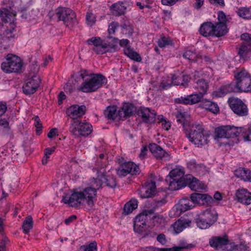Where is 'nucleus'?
Listing matches in <instances>:
<instances>
[{
	"instance_id": "nucleus-1",
	"label": "nucleus",
	"mask_w": 251,
	"mask_h": 251,
	"mask_svg": "<svg viewBox=\"0 0 251 251\" xmlns=\"http://www.w3.org/2000/svg\"><path fill=\"white\" fill-rule=\"evenodd\" d=\"M78 75L83 82L77 89L84 93L95 92L107 82L106 78L103 75L90 73L86 70H80Z\"/></svg>"
},
{
	"instance_id": "nucleus-2",
	"label": "nucleus",
	"mask_w": 251,
	"mask_h": 251,
	"mask_svg": "<svg viewBox=\"0 0 251 251\" xmlns=\"http://www.w3.org/2000/svg\"><path fill=\"white\" fill-rule=\"evenodd\" d=\"M96 196V189L88 186L82 191H74L70 196L63 197L62 201L70 206L76 207L85 201L88 206L91 208L94 205V200Z\"/></svg>"
},
{
	"instance_id": "nucleus-3",
	"label": "nucleus",
	"mask_w": 251,
	"mask_h": 251,
	"mask_svg": "<svg viewBox=\"0 0 251 251\" xmlns=\"http://www.w3.org/2000/svg\"><path fill=\"white\" fill-rule=\"evenodd\" d=\"M86 43L94 46L93 50L97 54H102L106 52H114L118 50L117 38H114L112 41H110L107 39L102 40L99 37H93L88 39Z\"/></svg>"
},
{
	"instance_id": "nucleus-4",
	"label": "nucleus",
	"mask_w": 251,
	"mask_h": 251,
	"mask_svg": "<svg viewBox=\"0 0 251 251\" xmlns=\"http://www.w3.org/2000/svg\"><path fill=\"white\" fill-rule=\"evenodd\" d=\"M251 91V77L249 79L236 81V84L230 83L222 86L217 90L213 92L215 97H222L231 92H249Z\"/></svg>"
},
{
	"instance_id": "nucleus-5",
	"label": "nucleus",
	"mask_w": 251,
	"mask_h": 251,
	"mask_svg": "<svg viewBox=\"0 0 251 251\" xmlns=\"http://www.w3.org/2000/svg\"><path fill=\"white\" fill-rule=\"evenodd\" d=\"M208 136L204 133L202 126L195 124L191 126L188 135L189 141L198 146H203L207 144Z\"/></svg>"
},
{
	"instance_id": "nucleus-6",
	"label": "nucleus",
	"mask_w": 251,
	"mask_h": 251,
	"mask_svg": "<svg viewBox=\"0 0 251 251\" xmlns=\"http://www.w3.org/2000/svg\"><path fill=\"white\" fill-rule=\"evenodd\" d=\"M55 15L59 21H62L66 26L71 28L77 24L75 13L71 9L66 7H58L56 10Z\"/></svg>"
},
{
	"instance_id": "nucleus-7",
	"label": "nucleus",
	"mask_w": 251,
	"mask_h": 251,
	"mask_svg": "<svg viewBox=\"0 0 251 251\" xmlns=\"http://www.w3.org/2000/svg\"><path fill=\"white\" fill-rule=\"evenodd\" d=\"M23 66L21 59L16 55L7 57L6 61L1 65L2 70L6 73H18Z\"/></svg>"
},
{
	"instance_id": "nucleus-8",
	"label": "nucleus",
	"mask_w": 251,
	"mask_h": 251,
	"mask_svg": "<svg viewBox=\"0 0 251 251\" xmlns=\"http://www.w3.org/2000/svg\"><path fill=\"white\" fill-rule=\"evenodd\" d=\"M70 128L72 133L76 137L88 136L92 131V126L90 123L78 120H73Z\"/></svg>"
},
{
	"instance_id": "nucleus-9",
	"label": "nucleus",
	"mask_w": 251,
	"mask_h": 251,
	"mask_svg": "<svg viewBox=\"0 0 251 251\" xmlns=\"http://www.w3.org/2000/svg\"><path fill=\"white\" fill-rule=\"evenodd\" d=\"M227 19L223 11H219L218 15V22L213 24L214 34L216 37H221L228 32L226 23Z\"/></svg>"
},
{
	"instance_id": "nucleus-10",
	"label": "nucleus",
	"mask_w": 251,
	"mask_h": 251,
	"mask_svg": "<svg viewBox=\"0 0 251 251\" xmlns=\"http://www.w3.org/2000/svg\"><path fill=\"white\" fill-rule=\"evenodd\" d=\"M228 102L232 110L240 116H245L248 114V109L247 105L240 99L230 98Z\"/></svg>"
},
{
	"instance_id": "nucleus-11",
	"label": "nucleus",
	"mask_w": 251,
	"mask_h": 251,
	"mask_svg": "<svg viewBox=\"0 0 251 251\" xmlns=\"http://www.w3.org/2000/svg\"><path fill=\"white\" fill-rule=\"evenodd\" d=\"M117 174L120 176H125L127 174L136 175L140 173L139 167L132 162H128L121 164L116 169Z\"/></svg>"
},
{
	"instance_id": "nucleus-12",
	"label": "nucleus",
	"mask_w": 251,
	"mask_h": 251,
	"mask_svg": "<svg viewBox=\"0 0 251 251\" xmlns=\"http://www.w3.org/2000/svg\"><path fill=\"white\" fill-rule=\"evenodd\" d=\"M41 80L37 75L26 80L25 84L23 86V92L26 95L34 93L39 87Z\"/></svg>"
},
{
	"instance_id": "nucleus-13",
	"label": "nucleus",
	"mask_w": 251,
	"mask_h": 251,
	"mask_svg": "<svg viewBox=\"0 0 251 251\" xmlns=\"http://www.w3.org/2000/svg\"><path fill=\"white\" fill-rule=\"evenodd\" d=\"M204 95L199 92L198 94H193L185 97H181L175 99L176 103L192 105L199 102H201Z\"/></svg>"
},
{
	"instance_id": "nucleus-14",
	"label": "nucleus",
	"mask_w": 251,
	"mask_h": 251,
	"mask_svg": "<svg viewBox=\"0 0 251 251\" xmlns=\"http://www.w3.org/2000/svg\"><path fill=\"white\" fill-rule=\"evenodd\" d=\"M138 112L144 123L152 124L155 122L156 112L154 110L148 107H141Z\"/></svg>"
},
{
	"instance_id": "nucleus-15",
	"label": "nucleus",
	"mask_w": 251,
	"mask_h": 251,
	"mask_svg": "<svg viewBox=\"0 0 251 251\" xmlns=\"http://www.w3.org/2000/svg\"><path fill=\"white\" fill-rule=\"evenodd\" d=\"M86 110V106L84 105L80 106L77 104L73 105L67 109L66 114L71 118L75 120L84 115Z\"/></svg>"
},
{
	"instance_id": "nucleus-16",
	"label": "nucleus",
	"mask_w": 251,
	"mask_h": 251,
	"mask_svg": "<svg viewBox=\"0 0 251 251\" xmlns=\"http://www.w3.org/2000/svg\"><path fill=\"white\" fill-rule=\"evenodd\" d=\"M156 190L155 182L151 180L150 182L146 183L145 185L139 190L138 194L142 199L148 198L153 196Z\"/></svg>"
},
{
	"instance_id": "nucleus-17",
	"label": "nucleus",
	"mask_w": 251,
	"mask_h": 251,
	"mask_svg": "<svg viewBox=\"0 0 251 251\" xmlns=\"http://www.w3.org/2000/svg\"><path fill=\"white\" fill-rule=\"evenodd\" d=\"M186 185H188L189 188L195 191H201L205 190V185L204 183L200 182L197 178L191 175L186 176Z\"/></svg>"
},
{
	"instance_id": "nucleus-18",
	"label": "nucleus",
	"mask_w": 251,
	"mask_h": 251,
	"mask_svg": "<svg viewBox=\"0 0 251 251\" xmlns=\"http://www.w3.org/2000/svg\"><path fill=\"white\" fill-rule=\"evenodd\" d=\"M134 110L133 104L129 103H124L121 109L119 110V120H124L132 116Z\"/></svg>"
},
{
	"instance_id": "nucleus-19",
	"label": "nucleus",
	"mask_w": 251,
	"mask_h": 251,
	"mask_svg": "<svg viewBox=\"0 0 251 251\" xmlns=\"http://www.w3.org/2000/svg\"><path fill=\"white\" fill-rule=\"evenodd\" d=\"M181 76L182 77V80L176 81L177 77H176L175 76H172L171 83H167V84H165V82H162L161 83L160 87H161L163 89H167L172 86V84H173L174 85H180L185 86L189 82L190 80V77L188 75H184L182 74Z\"/></svg>"
},
{
	"instance_id": "nucleus-20",
	"label": "nucleus",
	"mask_w": 251,
	"mask_h": 251,
	"mask_svg": "<svg viewBox=\"0 0 251 251\" xmlns=\"http://www.w3.org/2000/svg\"><path fill=\"white\" fill-rule=\"evenodd\" d=\"M190 200L195 205L196 203H201V202L202 203L205 202L208 204L213 201L212 197L208 195L198 193H192L190 196Z\"/></svg>"
},
{
	"instance_id": "nucleus-21",
	"label": "nucleus",
	"mask_w": 251,
	"mask_h": 251,
	"mask_svg": "<svg viewBox=\"0 0 251 251\" xmlns=\"http://www.w3.org/2000/svg\"><path fill=\"white\" fill-rule=\"evenodd\" d=\"M228 243V239L226 237L214 236L209 240L210 246L216 249H222Z\"/></svg>"
},
{
	"instance_id": "nucleus-22",
	"label": "nucleus",
	"mask_w": 251,
	"mask_h": 251,
	"mask_svg": "<svg viewBox=\"0 0 251 251\" xmlns=\"http://www.w3.org/2000/svg\"><path fill=\"white\" fill-rule=\"evenodd\" d=\"M237 200L243 204L249 205L251 203V193L247 189L238 190L236 193Z\"/></svg>"
},
{
	"instance_id": "nucleus-23",
	"label": "nucleus",
	"mask_w": 251,
	"mask_h": 251,
	"mask_svg": "<svg viewBox=\"0 0 251 251\" xmlns=\"http://www.w3.org/2000/svg\"><path fill=\"white\" fill-rule=\"evenodd\" d=\"M105 169L100 168L98 171V176L96 178H93L91 180V187L96 189V191L99 189L104 183L103 175H105Z\"/></svg>"
},
{
	"instance_id": "nucleus-24",
	"label": "nucleus",
	"mask_w": 251,
	"mask_h": 251,
	"mask_svg": "<svg viewBox=\"0 0 251 251\" xmlns=\"http://www.w3.org/2000/svg\"><path fill=\"white\" fill-rule=\"evenodd\" d=\"M153 213L152 210H145L138 215L134 220V223H136V226H140L139 224L146 226L147 221L151 218V216Z\"/></svg>"
},
{
	"instance_id": "nucleus-25",
	"label": "nucleus",
	"mask_w": 251,
	"mask_h": 251,
	"mask_svg": "<svg viewBox=\"0 0 251 251\" xmlns=\"http://www.w3.org/2000/svg\"><path fill=\"white\" fill-rule=\"evenodd\" d=\"M200 216L205 219L211 225L215 223L217 218L216 211L211 208H207L205 211L201 212Z\"/></svg>"
},
{
	"instance_id": "nucleus-26",
	"label": "nucleus",
	"mask_w": 251,
	"mask_h": 251,
	"mask_svg": "<svg viewBox=\"0 0 251 251\" xmlns=\"http://www.w3.org/2000/svg\"><path fill=\"white\" fill-rule=\"evenodd\" d=\"M176 206V208L181 213L193 208L195 207V204L190 199L186 198L180 200Z\"/></svg>"
},
{
	"instance_id": "nucleus-27",
	"label": "nucleus",
	"mask_w": 251,
	"mask_h": 251,
	"mask_svg": "<svg viewBox=\"0 0 251 251\" xmlns=\"http://www.w3.org/2000/svg\"><path fill=\"white\" fill-rule=\"evenodd\" d=\"M187 167L192 172L200 175H203L207 171L205 166L202 164H197L195 160H191L187 163Z\"/></svg>"
},
{
	"instance_id": "nucleus-28",
	"label": "nucleus",
	"mask_w": 251,
	"mask_h": 251,
	"mask_svg": "<svg viewBox=\"0 0 251 251\" xmlns=\"http://www.w3.org/2000/svg\"><path fill=\"white\" fill-rule=\"evenodd\" d=\"M149 149L153 155L157 158L161 159L163 157H167L168 154L160 146L156 144H151Z\"/></svg>"
},
{
	"instance_id": "nucleus-29",
	"label": "nucleus",
	"mask_w": 251,
	"mask_h": 251,
	"mask_svg": "<svg viewBox=\"0 0 251 251\" xmlns=\"http://www.w3.org/2000/svg\"><path fill=\"white\" fill-rule=\"evenodd\" d=\"M191 221L189 219L178 220L173 224L175 232L176 234L181 232L184 229L190 226Z\"/></svg>"
},
{
	"instance_id": "nucleus-30",
	"label": "nucleus",
	"mask_w": 251,
	"mask_h": 251,
	"mask_svg": "<svg viewBox=\"0 0 251 251\" xmlns=\"http://www.w3.org/2000/svg\"><path fill=\"white\" fill-rule=\"evenodd\" d=\"M200 34L204 36H214L213 24L211 22H206L201 25L200 28Z\"/></svg>"
},
{
	"instance_id": "nucleus-31",
	"label": "nucleus",
	"mask_w": 251,
	"mask_h": 251,
	"mask_svg": "<svg viewBox=\"0 0 251 251\" xmlns=\"http://www.w3.org/2000/svg\"><path fill=\"white\" fill-rule=\"evenodd\" d=\"M166 181L168 183L169 189L171 191L178 190L186 186L185 181L175 180L166 177Z\"/></svg>"
},
{
	"instance_id": "nucleus-32",
	"label": "nucleus",
	"mask_w": 251,
	"mask_h": 251,
	"mask_svg": "<svg viewBox=\"0 0 251 251\" xmlns=\"http://www.w3.org/2000/svg\"><path fill=\"white\" fill-rule=\"evenodd\" d=\"M200 105L202 108L214 114H216L219 111V107L218 104L207 99L202 100Z\"/></svg>"
},
{
	"instance_id": "nucleus-33",
	"label": "nucleus",
	"mask_w": 251,
	"mask_h": 251,
	"mask_svg": "<svg viewBox=\"0 0 251 251\" xmlns=\"http://www.w3.org/2000/svg\"><path fill=\"white\" fill-rule=\"evenodd\" d=\"M194 87L199 92L205 95L209 88V82L207 80L203 78L198 79L195 81Z\"/></svg>"
},
{
	"instance_id": "nucleus-34",
	"label": "nucleus",
	"mask_w": 251,
	"mask_h": 251,
	"mask_svg": "<svg viewBox=\"0 0 251 251\" xmlns=\"http://www.w3.org/2000/svg\"><path fill=\"white\" fill-rule=\"evenodd\" d=\"M233 73L237 81L248 80L251 77L249 72L244 68H236Z\"/></svg>"
},
{
	"instance_id": "nucleus-35",
	"label": "nucleus",
	"mask_w": 251,
	"mask_h": 251,
	"mask_svg": "<svg viewBox=\"0 0 251 251\" xmlns=\"http://www.w3.org/2000/svg\"><path fill=\"white\" fill-rule=\"evenodd\" d=\"M238 53L243 58L250 57L251 56V42H243Z\"/></svg>"
},
{
	"instance_id": "nucleus-36",
	"label": "nucleus",
	"mask_w": 251,
	"mask_h": 251,
	"mask_svg": "<svg viewBox=\"0 0 251 251\" xmlns=\"http://www.w3.org/2000/svg\"><path fill=\"white\" fill-rule=\"evenodd\" d=\"M126 6L122 2H118L112 5L111 10L112 14L115 16H120L125 14Z\"/></svg>"
},
{
	"instance_id": "nucleus-37",
	"label": "nucleus",
	"mask_w": 251,
	"mask_h": 251,
	"mask_svg": "<svg viewBox=\"0 0 251 251\" xmlns=\"http://www.w3.org/2000/svg\"><path fill=\"white\" fill-rule=\"evenodd\" d=\"M184 172L183 169L180 168H175L170 171L167 177L171 178L172 179H175V180H184L185 181L186 177H184Z\"/></svg>"
},
{
	"instance_id": "nucleus-38",
	"label": "nucleus",
	"mask_w": 251,
	"mask_h": 251,
	"mask_svg": "<svg viewBox=\"0 0 251 251\" xmlns=\"http://www.w3.org/2000/svg\"><path fill=\"white\" fill-rule=\"evenodd\" d=\"M104 115L108 119L114 121L119 120V111L117 112L115 106H108L104 111Z\"/></svg>"
},
{
	"instance_id": "nucleus-39",
	"label": "nucleus",
	"mask_w": 251,
	"mask_h": 251,
	"mask_svg": "<svg viewBox=\"0 0 251 251\" xmlns=\"http://www.w3.org/2000/svg\"><path fill=\"white\" fill-rule=\"evenodd\" d=\"M103 180L106 185L110 188H114L117 185L115 178L111 176L109 171L108 172L105 171V175H103Z\"/></svg>"
},
{
	"instance_id": "nucleus-40",
	"label": "nucleus",
	"mask_w": 251,
	"mask_h": 251,
	"mask_svg": "<svg viewBox=\"0 0 251 251\" xmlns=\"http://www.w3.org/2000/svg\"><path fill=\"white\" fill-rule=\"evenodd\" d=\"M137 201L135 199H132L130 201L126 202L124 207V212L126 214L131 213L133 210L137 208Z\"/></svg>"
},
{
	"instance_id": "nucleus-41",
	"label": "nucleus",
	"mask_w": 251,
	"mask_h": 251,
	"mask_svg": "<svg viewBox=\"0 0 251 251\" xmlns=\"http://www.w3.org/2000/svg\"><path fill=\"white\" fill-rule=\"evenodd\" d=\"M124 53L128 57L137 62L141 60V57L136 52L134 51L130 47L125 48Z\"/></svg>"
},
{
	"instance_id": "nucleus-42",
	"label": "nucleus",
	"mask_w": 251,
	"mask_h": 251,
	"mask_svg": "<svg viewBox=\"0 0 251 251\" xmlns=\"http://www.w3.org/2000/svg\"><path fill=\"white\" fill-rule=\"evenodd\" d=\"M227 138L237 137L241 132V128L231 126H226Z\"/></svg>"
},
{
	"instance_id": "nucleus-43",
	"label": "nucleus",
	"mask_w": 251,
	"mask_h": 251,
	"mask_svg": "<svg viewBox=\"0 0 251 251\" xmlns=\"http://www.w3.org/2000/svg\"><path fill=\"white\" fill-rule=\"evenodd\" d=\"M33 220L31 216H27L24 220L22 228L25 234H27L30 230L33 227Z\"/></svg>"
},
{
	"instance_id": "nucleus-44",
	"label": "nucleus",
	"mask_w": 251,
	"mask_h": 251,
	"mask_svg": "<svg viewBox=\"0 0 251 251\" xmlns=\"http://www.w3.org/2000/svg\"><path fill=\"white\" fill-rule=\"evenodd\" d=\"M236 13L240 17L251 19V7L240 8L237 10Z\"/></svg>"
},
{
	"instance_id": "nucleus-45",
	"label": "nucleus",
	"mask_w": 251,
	"mask_h": 251,
	"mask_svg": "<svg viewBox=\"0 0 251 251\" xmlns=\"http://www.w3.org/2000/svg\"><path fill=\"white\" fill-rule=\"evenodd\" d=\"M215 136L218 138H227L226 126H221L215 129Z\"/></svg>"
},
{
	"instance_id": "nucleus-46",
	"label": "nucleus",
	"mask_w": 251,
	"mask_h": 251,
	"mask_svg": "<svg viewBox=\"0 0 251 251\" xmlns=\"http://www.w3.org/2000/svg\"><path fill=\"white\" fill-rule=\"evenodd\" d=\"M196 223L197 226L201 229H206L211 226L205 219L200 215L196 219Z\"/></svg>"
},
{
	"instance_id": "nucleus-47",
	"label": "nucleus",
	"mask_w": 251,
	"mask_h": 251,
	"mask_svg": "<svg viewBox=\"0 0 251 251\" xmlns=\"http://www.w3.org/2000/svg\"><path fill=\"white\" fill-rule=\"evenodd\" d=\"M118 23L116 22H113L110 24L108 29V32L109 34L107 38V39H108V40L112 41V39L114 38L112 37V35L115 33L116 29L118 27Z\"/></svg>"
},
{
	"instance_id": "nucleus-48",
	"label": "nucleus",
	"mask_w": 251,
	"mask_h": 251,
	"mask_svg": "<svg viewBox=\"0 0 251 251\" xmlns=\"http://www.w3.org/2000/svg\"><path fill=\"white\" fill-rule=\"evenodd\" d=\"M153 223L154 226H163L166 224V219L162 215L155 216L153 218Z\"/></svg>"
},
{
	"instance_id": "nucleus-49",
	"label": "nucleus",
	"mask_w": 251,
	"mask_h": 251,
	"mask_svg": "<svg viewBox=\"0 0 251 251\" xmlns=\"http://www.w3.org/2000/svg\"><path fill=\"white\" fill-rule=\"evenodd\" d=\"M158 45L160 48H164L172 44L170 38L163 36L159 39L157 42Z\"/></svg>"
},
{
	"instance_id": "nucleus-50",
	"label": "nucleus",
	"mask_w": 251,
	"mask_h": 251,
	"mask_svg": "<svg viewBox=\"0 0 251 251\" xmlns=\"http://www.w3.org/2000/svg\"><path fill=\"white\" fill-rule=\"evenodd\" d=\"M183 57L191 61H197L198 56L196 52L191 50H187L183 54Z\"/></svg>"
},
{
	"instance_id": "nucleus-51",
	"label": "nucleus",
	"mask_w": 251,
	"mask_h": 251,
	"mask_svg": "<svg viewBox=\"0 0 251 251\" xmlns=\"http://www.w3.org/2000/svg\"><path fill=\"white\" fill-rule=\"evenodd\" d=\"M97 245L96 242H93L88 245L82 246L78 251H96Z\"/></svg>"
},
{
	"instance_id": "nucleus-52",
	"label": "nucleus",
	"mask_w": 251,
	"mask_h": 251,
	"mask_svg": "<svg viewBox=\"0 0 251 251\" xmlns=\"http://www.w3.org/2000/svg\"><path fill=\"white\" fill-rule=\"evenodd\" d=\"M193 248L192 244L185 243L181 244L179 247H175L172 248H167L168 251H181L183 249H189Z\"/></svg>"
},
{
	"instance_id": "nucleus-53",
	"label": "nucleus",
	"mask_w": 251,
	"mask_h": 251,
	"mask_svg": "<svg viewBox=\"0 0 251 251\" xmlns=\"http://www.w3.org/2000/svg\"><path fill=\"white\" fill-rule=\"evenodd\" d=\"M158 119L160 123L162 124V128L166 130H168L171 127V123L169 121L164 118L162 116H159Z\"/></svg>"
},
{
	"instance_id": "nucleus-54",
	"label": "nucleus",
	"mask_w": 251,
	"mask_h": 251,
	"mask_svg": "<svg viewBox=\"0 0 251 251\" xmlns=\"http://www.w3.org/2000/svg\"><path fill=\"white\" fill-rule=\"evenodd\" d=\"M9 129V122L5 119H0V131H8Z\"/></svg>"
},
{
	"instance_id": "nucleus-55",
	"label": "nucleus",
	"mask_w": 251,
	"mask_h": 251,
	"mask_svg": "<svg viewBox=\"0 0 251 251\" xmlns=\"http://www.w3.org/2000/svg\"><path fill=\"white\" fill-rule=\"evenodd\" d=\"M35 123L34 125L36 127V133L38 135H40L41 131V129L42 127V124L40 121V119L38 116H36L35 118Z\"/></svg>"
},
{
	"instance_id": "nucleus-56",
	"label": "nucleus",
	"mask_w": 251,
	"mask_h": 251,
	"mask_svg": "<svg viewBox=\"0 0 251 251\" xmlns=\"http://www.w3.org/2000/svg\"><path fill=\"white\" fill-rule=\"evenodd\" d=\"M86 19L87 24L90 25H92L96 21L95 16L91 13H87Z\"/></svg>"
},
{
	"instance_id": "nucleus-57",
	"label": "nucleus",
	"mask_w": 251,
	"mask_h": 251,
	"mask_svg": "<svg viewBox=\"0 0 251 251\" xmlns=\"http://www.w3.org/2000/svg\"><path fill=\"white\" fill-rule=\"evenodd\" d=\"M176 117L177 122L182 124L183 125H184V122L185 121L184 114L178 112L177 114H176Z\"/></svg>"
},
{
	"instance_id": "nucleus-58",
	"label": "nucleus",
	"mask_w": 251,
	"mask_h": 251,
	"mask_svg": "<svg viewBox=\"0 0 251 251\" xmlns=\"http://www.w3.org/2000/svg\"><path fill=\"white\" fill-rule=\"evenodd\" d=\"M8 240L7 238L3 237V238L0 241V251H5V246L7 243Z\"/></svg>"
},
{
	"instance_id": "nucleus-59",
	"label": "nucleus",
	"mask_w": 251,
	"mask_h": 251,
	"mask_svg": "<svg viewBox=\"0 0 251 251\" xmlns=\"http://www.w3.org/2000/svg\"><path fill=\"white\" fill-rule=\"evenodd\" d=\"M157 241L161 243L162 245H165L167 242L166 236L163 234H159L157 237Z\"/></svg>"
},
{
	"instance_id": "nucleus-60",
	"label": "nucleus",
	"mask_w": 251,
	"mask_h": 251,
	"mask_svg": "<svg viewBox=\"0 0 251 251\" xmlns=\"http://www.w3.org/2000/svg\"><path fill=\"white\" fill-rule=\"evenodd\" d=\"M236 251H249V247L246 245L241 243L236 246Z\"/></svg>"
},
{
	"instance_id": "nucleus-61",
	"label": "nucleus",
	"mask_w": 251,
	"mask_h": 251,
	"mask_svg": "<svg viewBox=\"0 0 251 251\" xmlns=\"http://www.w3.org/2000/svg\"><path fill=\"white\" fill-rule=\"evenodd\" d=\"M141 251H168L167 248H156L154 247H148L145 249L142 250Z\"/></svg>"
},
{
	"instance_id": "nucleus-62",
	"label": "nucleus",
	"mask_w": 251,
	"mask_h": 251,
	"mask_svg": "<svg viewBox=\"0 0 251 251\" xmlns=\"http://www.w3.org/2000/svg\"><path fill=\"white\" fill-rule=\"evenodd\" d=\"M7 110V105L6 103L0 102V116L3 115Z\"/></svg>"
},
{
	"instance_id": "nucleus-63",
	"label": "nucleus",
	"mask_w": 251,
	"mask_h": 251,
	"mask_svg": "<svg viewBox=\"0 0 251 251\" xmlns=\"http://www.w3.org/2000/svg\"><path fill=\"white\" fill-rule=\"evenodd\" d=\"M57 129L52 128L51 129L48 134V137L49 138H52L57 135Z\"/></svg>"
},
{
	"instance_id": "nucleus-64",
	"label": "nucleus",
	"mask_w": 251,
	"mask_h": 251,
	"mask_svg": "<svg viewBox=\"0 0 251 251\" xmlns=\"http://www.w3.org/2000/svg\"><path fill=\"white\" fill-rule=\"evenodd\" d=\"M55 149L56 148L55 147L46 148L45 150V156H46L47 157H50V155L55 151Z\"/></svg>"
}]
</instances>
